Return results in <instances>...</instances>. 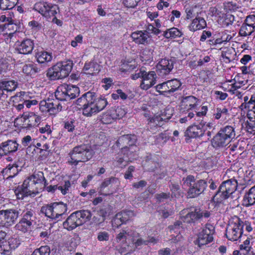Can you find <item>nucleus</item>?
<instances>
[{
    "label": "nucleus",
    "mask_w": 255,
    "mask_h": 255,
    "mask_svg": "<svg viewBox=\"0 0 255 255\" xmlns=\"http://www.w3.org/2000/svg\"><path fill=\"white\" fill-rule=\"evenodd\" d=\"M76 104L82 109L83 115L89 117L103 110L108 102L104 97H97L95 93L88 92L79 98Z\"/></svg>",
    "instance_id": "f257e3e1"
},
{
    "label": "nucleus",
    "mask_w": 255,
    "mask_h": 255,
    "mask_svg": "<svg viewBox=\"0 0 255 255\" xmlns=\"http://www.w3.org/2000/svg\"><path fill=\"white\" fill-rule=\"evenodd\" d=\"M94 151L89 144H82L76 146L68 154V163L70 165H77L79 162H85L93 156Z\"/></svg>",
    "instance_id": "f03ea898"
},
{
    "label": "nucleus",
    "mask_w": 255,
    "mask_h": 255,
    "mask_svg": "<svg viewBox=\"0 0 255 255\" xmlns=\"http://www.w3.org/2000/svg\"><path fill=\"white\" fill-rule=\"evenodd\" d=\"M182 185L184 188H188L187 197L193 198L204 193L207 187V182L203 179L196 180L194 176L189 175L182 178Z\"/></svg>",
    "instance_id": "7ed1b4c3"
},
{
    "label": "nucleus",
    "mask_w": 255,
    "mask_h": 255,
    "mask_svg": "<svg viewBox=\"0 0 255 255\" xmlns=\"http://www.w3.org/2000/svg\"><path fill=\"white\" fill-rule=\"evenodd\" d=\"M92 213L88 210H81L72 213L63 223V227L68 231H72L76 227L90 221Z\"/></svg>",
    "instance_id": "20e7f679"
},
{
    "label": "nucleus",
    "mask_w": 255,
    "mask_h": 255,
    "mask_svg": "<svg viewBox=\"0 0 255 255\" xmlns=\"http://www.w3.org/2000/svg\"><path fill=\"white\" fill-rule=\"evenodd\" d=\"M236 137L234 128L227 126L220 128L211 140L212 145L215 148L223 147L227 145Z\"/></svg>",
    "instance_id": "39448f33"
},
{
    "label": "nucleus",
    "mask_w": 255,
    "mask_h": 255,
    "mask_svg": "<svg viewBox=\"0 0 255 255\" xmlns=\"http://www.w3.org/2000/svg\"><path fill=\"white\" fill-rule=\"evenodd\" d=\"M71 60L58 62L48 69L46 75L51 80L61 79L67 77L73 68Z\"/></svg>",
    "instance_id": "423d86ee"
},
{
    "label": "nucleus",
    "mask_w": 255,
    "mask_h": 255,
    "mask_svg": "<svg viewBox=\"0 0 255 255\" xmlns=\"http://www.w3.org/2000/svg\"><path fill=\"white\" fill-rule=\"evenodd\" d=\"M237 186V181L234 179L232 178L224 181L214 196L213 200L217 203H222L232 195L236 190Z\"/></svg>",
    "instance_id": "0eeeda50"
},
{
    "label": "nucleus",
    "mask_w": 255,
    "mask_h": 255,
    "mask_svg": "<svg viewBox=\"0 0 255 255\" xmlns=\"http://www.w3.org/2000/svg\"><path fill=\"white\" fill-rule=\"evenodd\" d=\"M182 212L183 214L186 213V215L181 216L180 219L183 222L191 225H195L203 218L208 219L211 215V212L199 208L187 209L182 210Z\"/></svg>",
    "instance_id": "6e6552de"
},
{
    "label": "nucleus",
    "mask_w": 255,
    "mask_h": 255,
    "mask_svg": "<svg viewBox=\"0 0 255 255\" xmlns=\"http://www.w3.org/2000/svg\"><path fill=\"white\" fill-rule=\"evenodd\" d=\"M42 188L29 177L25 179L21 186H18L14 190L15 194L18 199H22L28 196L34 197L39 192Z\"/></svg>",
    "instance_id": "1a4fd4ad"
},
{
    "label": "nucleus",
    "mask_w": 255,
    "mask_h": 255,
    "mask_svg": "<svg viewBox=\"0 0 255 255\" xmlns=\"http://www.w3.org/2000/svg\"><path fill=\"white\" fill-rule=\"evenodd\" d=\"M243 230V221L238 217L235 216L229 220L226 229V237L230 241H237L241 238Z\"/></svg>",
    "instance_id": "9d476101"
},
{
    "label": "nucleus",
    "mask_w": 255,
    "mask_h": 255,
    "mask_svg": "<svg viewBox=\"0 0 255 255\" xmlns=\"http://www.w3.org/2000/svg\"><path fill=\"white\" fill-rule=\"evenodd\" d=\"M80 93L78 87L64 84L59 86L55 92V97L60 101H68L75 98Z\"/></svg>",
    "instance_id": "9b49d317"
},
{
    "label": "nucleus",
    "mask_w": 255,
    "mask_h": 255,
    "mask_svg": "<svg viewBox=\"0 0 255 255\" xmlns=\"http://www.w3.org/2000/svg\"><path fill=\"white\" fill-rule=\"evenodd\" d=\"M36 214L34 210L26 209L21 213V218L16 224L15 228L16 230L23 233L26 232L36 221Z\"/></svg>",
    "instance_id": "f8f14e48"
},
{
    "label": "nucleus",
    "mask_w": 255,
    "mask_h": 255,
    "mask_svg": "<svg viewBox=\"0 0 255 255\" xmlns=\"http://www.w3.org/2000/svg\"><path fill=\"white\" fill-rule=\"evenodd\" d=\"M210 221V219L208 222ZM215 233L214 226L209 222L207 223L205 227L199 233L198 238L194 241V243L199 247H202L211 243L213 241V235Z\"/></svg>",
    "instance_id": "ddd939ff"
},
{
    "label": "nucleus",
    "mask_w": 255,
    "mask_h": 255,
    "mask_svg": "<svg viewBox=\"0 0 255 255\" xmlns=\"http://www.w3.org/2000/svg\"><path fill=\"white\" fill-rule=\"evenodd\" d=\"M131 235L128 229H123L116 236V241L119 244V245L116 246V248L122 255L129 254L134 250L133 244L131 246L127 243L128 237Z\"/></svg>",
    "instance_id": "4468645a"
},
{
    "label": "nucleus",
    "mask_w": 255,
    "mask_h": 255,
    "mask_svg": "<svg viewBox=\"0 0 255 255\" xmlns=\"http://www.w3.org/2000/svg\"><path fill=\"white\" fill-rule=\"evenodd\" d=\"M20 212L14 209L0 210V227L9 228L13 225L19 217Z\"/></svg>",
    "instance_id": "2eb2a0df"
},
{
    "label": "nucleus",
    "mask_w": 255,
    "mask_h": 255,
    "mask_svg": "<svg viewBox=\"0 0 255 255\" xmlns=\"http://www.w3.org/2000/svg\"><path fill=\"white\" fill-rule=\"evenodd\" d=\"M172 111L166 109L159 115L154 116L149 119L148 129L151 132H155L156 129L161 127L164 122L168 121L172 117Z\"/></svg>",
    "instance_id": "dca6fc26"
},
{
    "label": "nucleus",
    "mask_w": 255,
    "mask_h": 255,
    "mask_svg": "<svg viewBox=\"0 0 255 255\" xmlns=\"http://www.w3.org/2000/svg\"><path fill=\"white\" fill-rule=\"evenodd\" d=\"M33 9L40 13L47 19H49L55 16L58 7L57 5L45 1H40L34 4Z\"/></svg>",
    "instance_id": "f3484780"
},
{
    "label": "nucleus",
    "mask_w": 255,
    "mask_h": 255,
    "mask_svg": "<svg viewBox=\"0 0 255 255\" xmlns=\"http://www.w3.org/2000/svg\"><path fill=\"white\" fill-rule=\"evenodd\" d=\"M182 85L181 82L177 79L168 80L155 86L157 92L161 94H171L179 90Z\"/></svg>",
    "instance_id": "a211bd4d"
},
{
    "label": "nucleus",
    "mask_w": 255,
    "mask_h": 255,
    "mask_svg": "<svg viewBox=\"0 0 255 255\" xmlns=\"http://www.w3.org/2000/svg\"><path fill=\"white\" fill-rule=\"evenodd\" d=\"M156 78L157 76L154 71H151L147 72L144 70L140 87L144 90L149 89L155 84Z\"/></svg>",
    "instance_id": "6ab92c4d"
},
{
    "label": "nucleus",
    "mask_w": 255,
    "mask_h": 255,
    "mask_svg": "<svg viewBox=\"0 0 255 255\" xmlns=\"http://www.w3.org/2000/svg\"><path fill=\"white\" fill-rule=\"evenodd\" d=\"M19 144L15 140L8 139L0 144V156L7 155L16 152Z\"/></svg>",
    "instance_id": "aec40b11"
},
{
    "label": "nucleus",
    "mask_w": 255,
    "mask_h": 255,
    "mask_svg": "<svg viewBox=\"0 0 255 255\" xmlns=\"http://www.w3.org/2000/svg\"><path fill=\"white\" fill-rule=\"evenodd\" d=\"M199 100L193 96L184 97L181 102L180 111L188 112L196 108L198 105Z\"/></svg>",
    "instance_id": "412c9836"
},
{
    "label": "nucleus",
    "mask_w": 255,
    "mask_h": 255,
    "mask_svg": "<svg viewBox=\"0 0 255 255\" xmlns=\"http://www.w3.org/2000/svg\"><path fill=\"white\" fill-rule=\"evenodd\" d=\"M174 64V62L172 59H161L156 65L157 71L162 76L166 75L173 69Z\"/></svg>",
    "instance_id": "4be33fe9"
},
{
    "label": "nucleus",
    "mask_w": 255,
    "mask_h": 255,
    "mask_svg": "<svg viewBox=\"0 0 255 255\" xmlns=\"http://www.w3.org/2000/svg\"><path fill=\"white\" fill-rule=\"evenodd\" d=\"M34 46V42L32 40L26 39L17 45L15 50L20 54H29L32 53Z\"/></svg>",
    "instance_id": "5701e85b"
},
{
    "label": "nucleus",
    "mask_w": 255,
    "mask_h": 255,
    "mask_svg": "<svg viewBox=\"0 0 255 255\" xmlns=\"http://www.w3.org/2000/svg\"><path fill=\"white\" fill-rule=\"evenodd\" d=\"M118 183V179L116 177H112L111 178H106L101 183L99 188V193L104 196L112 194L113 193V191L110 190L109 189H106V188L110 185H111V187L113 184H116Z\"/></svg>",
    "instance_id": "b1692460"
},
{
    "label": "nucleus",
    "mask_w": 255,
    "mask_h": 255,
    "mask_svg": "<svg viewBox=\"0 0 255 255\" xmlns=\"http://www.w3.org/2000/svg\"><path fill=\"white\" fill-rule=\"evenodd\" d=\"M182 222V221H177L173 225L169 226V233L171 237L169 240L171 243H176L180 240L181 236L180 235V229L181 227Z\"/></svg>",
    "instance_id": "393cba45"
},
{
    "label": "nucleus",
    "mask_w": 255,
    "mask_h": 255,
    "mask_svg": "<svg viewBox=\"0 0 255 255\" xmlns=\"http://www.w3.org/2000/svg\"><path fill=\"white\" fill-rule=\"evenodd\" d=\"M136 140L135 135L125 134L120 136L117 141V146L122 149H126L128 146H131L134 144Z\"/></svg>",
    "instance_id": "a878e982"
},
{
    "label": "nucleus",
    "mask_w": 255,
    "mask_h": 255,
    "mask_svg": "<svg viewBox=\"0 0 255 255\" xmlns=\"http://www.w3.org/2000/svg\"><path fill=\"white\" fill-rule=\"evenodd\" d=\"M22 117L24 119L25 125H27V127L36 126L41 121V117L33 112L24 113Z\"/></svg>",
    "instance_id": "bb28decb"
},
{
    "label": "nucleus",
    "mask_w": 255,
    "mask_h": 255,
    "mask_svg": "<svg viewBox=\"0 0 255 255\" xmlns=\"http://www.w3.org/2000/svg\"><path fill=\"white\" fill-rule=\"evenodd\" d=\"M255 204V185L246 191L243 196L242 205L249 207Z\"/></svg>",
    "instance_id": "cd10ccee"
},
{
    "label": "nucleus",
    "mask_w": 255,
    "mask_h": 255,
    "mask_svg": "<svg viewBox=\"0 0 255 255\" xmlns=\"http://www.w3.org/2000/svg\"><path fill=\"white\" fill-rule=\"evenodd\" d=\"M16 238H12L6 242L4 240L0 243V254L7 255L9 253L10 249H14L19 243Z\"/></svg>",
    "instance_id": "c85d7f7f"
},
{
    "label": "nucleus",
    "mask_w": 255,
    "mask_h": 255,
    "mask_svg": "<svg viewBox=\"0 0 255 255\" xmlns=\"http://www.w3.org/2000/svg\"><path fill=\"white\" fill-rule=\"evenodd\" d=\"M53 206L55 220L57 221L61 220L67 211V204L62 202H54L53 203Z\"/></svg>",
    "instance_id": "c756f323"
},
{
    "label": "nucleus",
    "mask_w": 255,
    "mask_h": 255,
    "mask_svg": "<svg viewBox=\"0 0 255 255\" xmlns=\"http://www.w3.org/2000/svg\"><path fill=\"white\" fill-rule=\"evenodd\" d=\"M202 124L189 127L184 132L185 136L190 138H196L204 135V129L201 128Z\"/></svg>",
    "instance_id": "7c9ffc66"
},
{
    "label": "nucleus",
    "mask_w": 255,
    "mask_h": 255,
    "mask_svg": "<svg viewBox=\"0 0 255 255\" xmlns=\"http://www.w3.org/2000/svg\"><path fill=\"white\" fill-rule=\"evenodd\" d=\"M132 41L138 44H144L147 42L149 36L146 32L137 31L133 32L131 34Z\"/></svg>",
    "instance_id": "2f4dec72"
},
{
    "label": "nucleus",
    "mask_w": 255,
    "mask_h": 255,
    "mask_svg": "<svg viewBox=\"0 0 255 255\" xmlns=\"http://www.w3.org/2000/svg\"><path fill=\"white\" fill-rule=\"evenodd\" d=\"M206 25L207 24L205 20L203 18L197 15L192 20L190 25H189L188 28L190 31H195L205 28Z\"/></svg>",
    "instance_id": "473e14b6"
},
{
    "label": "nucleus",
    "mask_w": 255,
    "mask_h": 255,
    "mask_svg": "<svg viewBox=\"0 0 255 255\" xmlns=\"http://www.w3.org/2000/svg\"><path fill=\"white\" fill-rule=\"evenodd\" d=\"M83 70L86 74L94 75L100 71V65L95 62L90 61L85 63Z\"/></svg>",
    "instance_id": "72a5a7b5"
},
{
    "label": "nucleus",
    "mask_w": 255,
    "mask_h": 255,
    "mask_svg": "<svg viewBox=\"0 0 255 255\" xmlns=\"http://www.w3.org/2000/svg\"><path fill=\"white\" fill-rule=\"evenodd\" d=\"M2 84L1 86H3L5 93L7 97L8 96L9 94L15 90L17 87V82L14 80L7 81L5 80H1Z\"/></svg>",
    "instance_id": "f704fd0d"
},
{
    "label": "nucleus",
    "mask_w": 255,
    "mask_h": 255,
    "mask_svg": "<svg viewBox=\"0 0 255 255\" xmlns=\"http://www.w3.org/2000/svg\"><path fill=\"white\" fill-rule=\"evenodd\" d=\"M213 116L214 118L217 120L220 119L223 120H226L229 116L228 109L223 106L217 107L214 110Z\"/></svg>",
    "instance_id": "c9c22d12"
},
{
    "label": "nucleus",
    "mask_w": 255,
    "mask_h": 255,
    "mask_svg": "<svg viewBox=\"0 0 255 255\" xmlns=\"http://www.w3.org/2000/svg\"><path fill=\"white\" fill-rule=\"evenodd\" d=\"M70 185V182L69 181H66L62 185H50L46 188V190L48 192H54L56 190L58 189L61 191L62 194L65 195L69 190Z\"/></svg>",
    "instance_id": "e433bc0d"
},
{
    "label": "nucleus",
    "mask_w": 255,
    "mask_h": 255,
    "mask_svg": "<svg viewBox=\"0 0 255 255\" xmlns=\"http://www.w3.org/2000/svg\"><path fill=\"white\" fill-rule=\"evenodd\" d=\"M21 167L19 166L17 162L12 164H9L3 170V172L5 174H9V177H13L17 174L19 171L20 170Z\"/></svg>",
    "instance_id": "4c0bfd02"
},
{
    "label": "nucleus",
    "mask_w": 255,
    "mask_h": 255,
    "mask_svg": "<svg viewBox=\"0 0 255 255\" xmlns=\"http://www.w3.org/2000/svg\"><path fill=\"white\" fill-rule=\"evenodd\" d=\"M30 179L33 181H35L39 186L43 188L46 186V181L44 176V174L42 172H38L35 173L33 175L29 177Z\"/></svg>",
    "instance_id": "58836bf2"
},
{
    "label": "nucleus",
    "mask_w": 255,
    "mask_h": 255,
    "mask_svg": "<svg viewBox=\"0 0 255 255\" xmlns=\"http://www.w3.org/2000/svg\"><path fill=\"white\" fill-rule=\"evenodd\" d=\"M37 61L39 63H44L50 62L52 59V55L51 53L46 51L38 52L36 55Z\"/></svg>",
    "instance_id": "ea45409f"
},
{
    "label": "nucleus",
    "mask_w": 255,
    "mask_h": 255,
    "mask_svg": "<svg viewBox=\"0 0 255 255\" xmlns=\"http://www.w3.org/2000/svg\"><path fill=\"white\" fill-rule=\"evenodd\" d=\"M22 71L27 75H32L39 72L41 69L38 67L36 64H28L23 66Z\"/></svg>",
    "instance_id": "a19ab883"
},
{
    "label": "nucleus",
    "mask_w": 255,
    "mask_h": 255,
    "mask_svg": "<svg viewBox=\"0 0 255 255\" xmlns=\"http://www.w3.org/2000/svg\"><path fill=\"white\" fill-rule=\"evenodd\" d=\"M40 212L46 217L55 220L53 203L43 206L41 208Z\"/></svg>",
    "instance_id": "79ce46f5"
},
{
    "label": "nucleus",
    "mask_w": 255,
    "mask_h": 255,
    "mask_svg": "<svg viewBox=\"0 0 255 255\" xmlns=\"http://www.w3.org/2000/svg\"><path fill=\"white\" fill-rule=\"evenodd\" d=\"M60 100L57 99H50L51 104L50 107V114L55 115L57 113L62 110V105L59 102Z\"/></svg>",
    "instance_id": "37998d69"
},
{
    "label": "nucleus",
    "mask_w": 255,
    "mask_h": 255,
    "mask_svg": "<svg viewBox=\"0 0 255 255\" xmlns=\"http://www.w3.org/2000/svg\"><path fill=\"white\" fill-rule=\"evenodd\" d=\"M18 0H0V9L2 10L12 9Z\"/></svg>",
    "instance_id": "c03bdc74"
},
{
    "label": "nucleus",
    "mask_w": 255,
    "mask_h": 255,
    "mask_svg": "<svg viewBox=\"0 0 255 255\" xmlns=\"http://www.w3.org/2000/svg\"><path fill=\"white\" fill-rule=\"evenodd\" d=\"M255 31V27L244 22L240 28L239 34L241 36H247L251 35Z\"/></svg>",
    "instance_id": "a18cd8bd"
},
{
    "label": "nucleus",
    "mask_w": 255,
    "mask_h": 255,
    "mask_svg": "<svg viewBox=\"0 0 255 255\" xmlns=\"http://www.w3.org/2000/svg\"><path fill=\"white\" fill-rule=\"evenodd\" d=\"M181 32L175 27L168 29L164 32V36L166 38H175L181 36Z\"/></svg>",
    "instance_id": "49530a36"
},
{
    "label": "nucleus",
    "mask_w": 255,
    "mask_h": 255,
    "mask_svg": "<svg viewBox=\"0 0 255 255\" xmlns=\"http://www.w3.org/2000/svg\"><path fill=\"white\" fill-rule=\"evenodd\" d=\"M235 52L234 48L232 47L228 48H225L222 51L221 56L225 59L224 60L226 63L230 62L233 58V55L232 54V52Z\"/></svg>",
    "instance_id": "de8ad7c7"
},
{
    "label": "nucleus",
    "mask_w": 255,
    "mask_h": 255,
    "mask_svg": "<svg viewBox=\"0 0 255 255\" xmlns=\"http://www.w3.org/2000/svg\"><path fill=\"white\" fill-rule=\"evenodd\" d=\"M117 214L120 215V217H121V220L125 223L135 216L134 212L131 210L123 211L117 213Z\"/></svg>",
    "instance_id": "09e8293b"
},
{
    "label": "nucleus",
    "mask_w": 255,
    "mask_h": 255,
    "mask_svg": "<svg viewBox=\"0 0 255 255\" xmlns=\"http://www.w3.org/2000/svg\"><path fill=\"white\" fill-rule=\"evenodd\" d=\"M34 255H50V249L48 246H41L32 253Z\"/></svg>",
    "instance_id": "8fccbe9b"
},
{
    "label": "nucleus",
    "mask_w": 255,
    "mask_h": 255,
    "mask_svg": "<svg viewBox=\"0 0 255 255\" xmlns=\"http://www.w3.org/2000/svg\"><path fill=\"white\" fill-rule=\"evenodd\" d=\"M254 114V117L250 118V121L247 122L246 125L247 130L251 133H255V111Z\"/></svg>",
    "instance_id": "3c124183"
},
{
    "label": "nucleus",
    "mask_w": 255,
    "mask_h": 255,
    "mask_svg": "<svg viewBox=\"0 0 255 255\" xmlns=\"http://www.w3.org/2000/svg\"><path fill=\"white\" fill-rule=\"evenodd\" d=\"M50 99L41 101L39 103V110L43 113L48 112L50 114Z\"/></svg>",
    "instance_id": "603ef678"
},
{
    "label": "nucleus",
    "mask_w": 255,
    "mask_h": 255,
    "mask_svg": "<svg viewBox=\"0 0 255 255\" xmlns=\"http://www.w3.org/2000/svg\"><path fill=\"white\" fill-rule=\"evenodd\" d=\"M10 69L8 60L5 58L0 59V74L5 73Z\"/></svg>",
    "instance_id": "864d4df0"
},
{
    "label": "nucleus",
    "mask_w": 255,
    "mask_h": 255,
    "mask_svg": "<svg viewBox=\"0 0 255 255\" xmlns=\"http://www.w3.org/2000/svg\"><path fill=\"white\" fill-rule=\"evenodd\" d=\"M112 111L116 112V115H113L114 118H117L118 119H121L126 115V112L125 110L121 107H112Z\"/></svg>",
    "instance_id": "5fc2aeb1"
},
{
    "label": "nucleus",
    "mask_w": 255,
    "mask_h": 255,
    "mask_svg": "<svg viewBox=\"0 0 255 255\" xmlns=\"http://www.w3.org/2000/svg\"><path fill=\"white\" fill-rule=\"evenodd\" d=\"M196 7L186 8V18L187 19H190L194 17H196V16L197 15L199 16L198 12L196 11Z\"/></svg>",
    "instance_id": "6e6d98bb"
},
{
    "label": "nucleus",
    "mask_w": 255,
    "mask_h": 255,
    "mask_svg": "<svg viewBox=\"0 0 255 255\" xmlns=\"http://www.w3.org/2000/svg\"><path fill=\"white\" fill-rule=\"evenodd\" d=\"M124 223H125L121 220V217L117 214L112 221V224L113 228H118Z\"/></svg>",
    "instance_id": "4d7b16f0"
},
{
    "label": "nucleus",
    "mask_w": 255,
    "mask_h": 255,
    "mask_svg": "<svg viewBox=\"0 0 255 255\" xmlns=\"http://www.w3.org/2000/svg\"><path fill=\"white\" fill-rule=\"evenodd\" d=\"M110 235L106 231H102L98 233L97 239L99 241H108L109 240Z\"/></svg>",
    "instance_id": "13d9d810"
},
{
    "label": "nucleus",
    "mask_w": 255,
    "mask_h": 255,
    "mask_svg": "<svg viewBox=\"0 0 255 255\" xmlns=\"http://www.w3.org/2000/svg\"><path fill=\"white\" fill-rule=\"evenodd\" d=\"M75 121L73 119H70L65 123L64 128L66 129L68 131H73L75 128Z\"/></svg>",
    "instance_id": "bf43d9fd"
},
{
    "label": "nucleus",
    "mask_w": 255,
    "mask_h": 255,
    "mask_svg": "<svg viewBox=\"0 0 255 255\" xmlns=\"http://www.w3.org/2000/svg\"><path fill=\"white\" fill-rule=\"evenodd\" d=\"M140 1V0H124L123 3L127 7L133 8Z\"/></svg>",
    "instance_id": "052dcab7"
},
{
    "label": "nucleus",
    "mask_w": 255,
    "mask_h": 255,
    "mask_svg": "<svg viewBox=\"0 0 255 255\" xmlns=\"http://www.w3.org/2000/svg\"><path fill=\"white\" fill-rule=\"evenodd\" d=\"M144 32H146L147 34L148 33H154L157 35L160 32V30L152 24H148L147 26L146 30L144 31Z\"/></svg>",
    "instance_id": "680f3d73"
},
{
    "label": "nucleus",
    "mask_w": 255,
    "mask_h": 255,
    "mask_svg": "<svg viewBox=\"0 0 255 255\" xmlns=\"http://www.w3.org/2000/svg\"><path fill=\"white\" fill-rule=\"evenodd\" d=\"M39 131L42 133H46L48 137L52 136V130L51 129L50 126L48 125H46L45 127L40 128H39Z\"/></svg>",
    "instance_id": "e2e57ef3"
},
{
    "label": "nucleus",
    "mask_w": 255,
    "mask_h": 255,
    "mask_svg": "<svg viewBox=\"0 0 255 255\" xmlns=\"http://www.w3.org/2000/svg\"><path fill=\"white\" fill-rule=\"evenodd\" d=\"M244 23L255 28V15H249L247 16Z\"/></svg>",
    "instance_id": "0e129e2a"
},
{
    "label": "nucleus",
    "mask_w": 255,
    "mask_h": 255,
    "mask_svg": "<svg viewBox=\"0 0 255 255\" xmlns=\"http://www.w3.org/2000/svg\"><path fill=\"white\" fill-rule=\"evenodd\" d=\"M170 190L172 194L175 196H179L180 195V187L178 184H172L170 186Z\"/></svg>",
    "instance_id": "69168bd1"
},
{
    "label": "nucleus",
    "mask_w": 255,
    "mask_h": 255,
    "mask_svg": "<svg viewBox=\"0 0 255 255\" xmlns=\"http://www.w3.org/2000/svg\"><path fill=\"white\" fill-rule=\"evenodd\" d=\"M32 138L30 135H26L24 136L21 140V143L24 146L29 145L31 146L32 144Z\"/></svg>",
    "instance_id": "338daca9"
},
{
    "label": "nucleus",
    "mask_w": 255,
    "mask_h": 255,
    "mask_svg": "<svg viewBox=\"0 0 255 255\" xmlns=\"http://www.w3.org/2000/svg\"><path fill=\"white\" fill-rule=\"evenodd\" d=\"M114 120L108 113L103 115L101 121L104 124H108L112 123Z\"/></svg>",
    "instance_id": "774afa93"
}]
</instances>
